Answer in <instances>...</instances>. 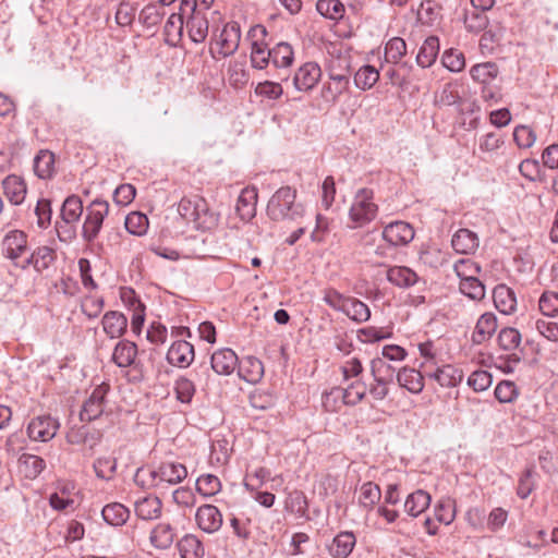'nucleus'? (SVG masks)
Segmentation results:
<instances>
[{
    "label": "nucleus",
    "mask_w": 558,
    "mask_h": 558,
    "mask_svg": "<svg viewBox=\"0 0 558 558\" xmlns=\"http://www.w3.org/2000/svg\"><path fill=\"white\" fill-rule=\"evenodd\" d=\"M494 303L502 314H511L517 307V299L513 290L505 284L497 286L494 289Z\"/></svg>",
    "instance_id": "obj_30"
},
{
    "label": "nucleus",
    "mask_w": 558,
    "mask_h": 558,
    "mask_svg": "<svg viewBox=\"0 0 558 558\" xmlns=\"http://www.w3.org/2000/svg\"><path fill=\"white\" fill-rule=\"evenodd\" d=\"M505 144L504 136L498 132H488L478 138V149L482 153H493Z\"/></svg>",
    "instance_id": "obj_61"
},
{
    "label": "nucleus",
    "mask_w": 558,
    "mask_h": 558,
    "mask_svg": "<svg viewBox=\"0 0 558 558\" xmlns=\"http://www.w3.org/2000/svg\"><path fill=\"white\" fill-rule=\"evenodd\" d=\"M430 501L432 497L427 492L417 489L407 497L404 511L409 515L416 518L429 507Z\"/></svg>",
    "instance_id": "obj_28"
},
{
    "label": "nucleus",
    "mask_w": 558,
    "mask_h": 558,
    "mask_svg": "<svg viewBox=\"0 0 558 558\" xmlns=\"http://www.w3.org/2000/svg\"><path fill=\"white\" fill-rule=\"evenodd\" d=\"M386 277L391 284L402 289L411 288L421 280L414 270L405 266L389 267Z\"/></svg>",
    "instance_id": "obj_18"
},
{
    "label": "nucleus",
    "mask_w": 558,
    "mask_h": 558,
    "mask_svg": "<svg viewBox=\"0 0 558 558\" xmlns=\"http://www.w3.org/2000/svg\"><path fill=\"white\" fill-rule=\"evenodd\" d=\"M19 461L27 478H36L46 466L45 460L35 454L23 453Z\"/></svg>",
    "instance_id": "obj_42"
},
{
    "label": "nucleus",
    "mask_w": 558,
    "mask_h": 558,
    "mask_svg": "<svg viewBox=\"0 0 558 558\" xmlns=\"http://www.w3.org/2000/svg\"><path fill=\"white\" fill-rule=\"evenodd\" d=\"M251 63L256 69H265L271 63V52L267 44L253 40L251 50Z\"/></svg>",
    "instance_id": "obj_44"
},
{
    "label": "nucleus",
    "mask_w": 558,
    "mask_h": 558,
    "mask_svg": "<svg viewBox=\"0 0 558 558\" xmlns=\"http://www.w3.org/2000/svg\"><path fill=\"white\" fill-rule=\"evenodd\" d=\"M342 313L356 323H364L371 317L369 307L359 299L351 296H349Z\"/></svg>",
    "instance_id": "obj_38"
},
{
    "label": "nucleus",
    "mask_w": 558,
    "mask_h": 558,
    "mask_svg": "<svg viewBox=\"0 0 558 558\" xmlns=\"http://www.w3.org/2000/svg\"><path fill=\"white\" fill-rule=\"evenodd\" d=\"M211 366L201 364L194 369V383L205 393L213 392L217 388V380L210 373Z\"/></svg>",
    "instance_id": "obj_39"
},
{
    "label": "nucleus",
    "mask_w": 558,
    "mask_h": 558,
    "mask_svg": "<svg viewBox=\"0 0 558 558\" xmlns=\"http://www.w3.org/2000/svg\"><path fill=\"white\" fill-rule=\"evenodd\" d=\"M257 193L255 190L244 189L239 195L235 211L243 221L251 220L256 214Z\"/></svg>",
    "instance_id": "obj_27"
},
{
    "label": "nucleus",
    "mask_w": 558,
    "mask_h": 558,
    "mask_svg": "<svg viewBox=\"0 0 558 558\" xmlns=\"http://www.w3.org/2000/svg\"><path fill=\"white\" fill-rule=\"evenodd\" d=\"M125 229L134 235H143L148 229V218L138 211H132L125 217Z\"/></svg>",
    "instance_id": "obj_50"
},
{
    "label": "nucleus",
    "mask_w": 558,
    "mask_h": 558,
    "mask_svg": "<svg viewBox=\"0 0 558 558\" xmlns=\"http://www.w3.org/2000/svg\"><path fill=\"white\" fill-rule=\"evenodd\" d=\"M439 52V41L437 37L430 36L424 40L418 53L416 56V62L422 68L430 66L435 61Z\"/></svg>",
    "instance_id": "obj_37"
},
{
    "label": "nucleus",
    "mask_w": 558,
    "mask_h": 558,
    "mask_svg": "<svg viewBox=\"0 0 558 558\" xmlns=\"http://www.w3.org/2000/svg\"><path fill=\"white\" fill-rule=\"evenodd\" d=\"M480 241L476 233L469 229H459L452 236L451 245L457 253L471 254L478 247Z\"/></svg>",
    "instance_id": "obj_23"
},
{
    "label": "nucleus",
    "mask_w": 558,
    "mask_h": 558,
    "mask_svg": "<svg viewBox=\"0 0 558 558\" xmlns=\"http://www.w3.org/2000/svg\"><path fill=\"white\" fill-rule=\"evenodd\" d=\"M521 333L512 327L502 328L498 333L499 347L505 351H512L519 347Z\"/></svg>",
    "instance_id": "obj_54"
},
{
    "label": "nucleus",
    "mask_w": 558,
    "mask_h": 558,
    "mask_svg": "<svg viewBox=\"0 0 558 558\" xmlns=\"http://www.w3.org/2000/svg\"><path fill=\"white\" fill-rule=\"evenodd\" d=\"M102 329L111 339L123 336L128 327L126 317L118 311L107 312L101 319Z\"/></svg>",
    "instance_id": "obj_20"
},
{
    "label": "nucleus",
    "mask_w": 558,
    "mask_h": 558,
    "mask_svg": "<svg viewBox=\"0 0 558 558\" xmlns=\"http://www.w3.org/2000/svg\"><path fill=\"white\" fill-rule=\"evenodd\" d=\"M441 61L444 66L451 72H460L465 66V59L463 53L454 49L445 51Z\"/></svg>",
    "instance_id": "obj_64"
},
{
    "label": "nucleus",
    "mask_w": 558,
    "mask_h": 558,
    "mask_svg": "<svg viewBox=\"0 0 558 558\" xmlns=\"http://www.w3.org/2000/svg\"><path fill=\"white\" fill-rule=\"evenodd\" d=\"M109 214V203L96 198L85 207V219L82 226V238L93 243L99 235L105 218Z\"/></svg>",
    "instance_id": "obj_3"
},
{
    "label": "nucleus",
    "mask_w": 558,
    "mask_h": 558,
    "mask_svg": "<svg viewBox=\"0 0 558 558\" xmlns=\"http://www.w3.org/2000/svg\"><path fill=\"white\" fill-rule=\"evenodd\" d=\"M397 381L411 393H420L424 389V376L415 368L402 367L397 373Z\"/></svg>",
    "instance_id": "obj_26"
},
{
    "label": "nucleus",
    "mask_w": 558,
    "mask_h": 558,
    "mask_svg": "<svg viewBox=\"0 0 558 558\" xmlns=\"http://www.w3.org/2000/svg\"><path fill=\"white\" fill-rule=\"evenodd\" d=\"M464 24L468 31L478 33L487 27L488 17L484 11L474 9L465 14Z\"/></svg>",
    "instance_id": "obj_59"
},
{
    "label": "nucleus",
    "mask_w": 558,
    "mask_h": 558,
    "mask_svg": "<svg viewBox=\"0 0 558 558\" xmlns=\"http://www.w3.org/2000/svg\"><path fill=\"white\" fill-rule=\"evenodd\" d=\"M459 289L471 300L480 301L485 296V287L477 278L460 281Z\"/></svg>",
    "instance_id": "obj_57"
},
{
    "label": "nucleus",
    "mask_w": 558,
    "mask_h": 558,
    "mask_svg": "<svg viewBox=\"0 0 558 558\" xmlns=\"http://www.w3.org/2000/svg\"><path fill=\"white\" fill-rule=\"evenodd\" d=\"M497 329V318L493 313H484L477 319L475 329L472 333V340L481 344L490 339Z\"/></svg>",
    "instance_id": "obj_24"
},
{
    "label": "nucleus",
    "mask_w": 558,
    "mask_h": 558,
    "mask_svg": "<svg viewBox=\"0 0 558 558\" xmlns=\"http://www.w3.org/2000/svg\"><path fill=\"white\" fill-rule=\"evenodd\" d=\"M421 356L424 361L421 363L420 367L426 371H432L438 366L439 361V351L436 349L433 341H425L418 343L417 345Z\"/></svg>",
    "instance_id": "obj_45"
},
{
    "label": "nucleus",
    "mask_w": 558,
    "mask_h": 558,
    "mask_svg": "<svg viewBox=\"0 0 558 558\" xmlns=\"http://www.w3.org/2000/svg\"><path fill=\"white\" fill-rule=\"evenodd\" d=\"M271 64L277 69H288L294 60V51L289 43L280 41L270 48Z\"/></svg>",
    "instance_id": "obj_31"
},
{
    "label": "nucleus",
    "mask_w": 558,
    "mask_h": 558,
    "mask_svg": "<svg viewBox=\"0 0 558 558\" xmlns=\"http://www.w3.org/2000/svg\"><path fill=\"white\" fill-rule=\"evenodd\" d=\"M137 354V347L129 340H121L114 347L112 361L122 368L129 367L134 363Z\"/></svg>",
    "instance_id": "obj_29"
},
{
    "label": "nucleus",
    "mask_w": 558,
    "mask_h": 558,
    "mask_svg": "<svg viewBox=\"0 0 558 558\" xmlns=\"http://www.w3.org/2000/svg\"><path fill=\"white\" fill-rule=\"evenodd\" d=\"M194 360V347L185 340L171 344L167 352V361L178 367H187Z\"/></svg>",
    "instance_id": "obj_16"
},
{
    "label": "nucleus",
    "mask_w": 558,
    "mask_h": 558,
    "mask_svg": "<svg viewBox=\"0 0 558 558\" xmlns=\"http://www.w3.org/2000/svg\"><path fill=\"white\" fill-rule=\"evenodd\" d=\"M407 53V44L400 37H393L388 40L385 47V58L389 63L397 64Z\"/></svg>",
    "instance_id": "obj_49"
},
{
    "label": "nucleus",
    "mask_w": 558,
    "mask_h": 558,
    "mask_svg": "<svg viewBox=\"0 0 558 558\" xmlns=\"http://www.w3.org/2000/svg\"><path fill=\"white\" fill-rule=\"evenodd\" d=\"M178 213L202 230H210L217 226L219 219L218 215L209 209L206 199L199 195L184 196L178 205Z\"/></svg>",
    "instance_id": "obj_2"
},
{
    "label": "nucleus",
    "mask_w": 558,
    "mask_h": 558,
    "mask_svg": "<svg viewBox=\"0 0 558 558\" xmlns=\"http://www.w3.org/2000/svg\"><path fill=\"white\" fill-rule=\"evenodd\" d=\"M378 80V70L369 64L361 66L354 75V84L362 90L371 89Z\"/></svg>",
    "instance_id": "obj_40"
},
{
    "label": "nucleus",
    "mask_w": 558,
    "mask_h": 558,
    "mask_svg": "<svg viewBox=\"0 0 558 558\" xmlns=\"http://www.w3.org/2000/svg\"><path fill=\"white\" fill-rule=\"evenodd\" d=\"M56 253L48 246L38 247L28 258H26L21 265V268H26L28 265H33L36 270L43 271L47 269L50 264L54 260Z\"/></svg>",
    "instance_id": "obj_34"
},
{
    "label": "nucleus",
    "mask_w": 558,
    "mask_h": 558,
    "mask_svg": "<svg viewBox=\"0 0 558 558\" xmlns=\"http://www.w3.org/2000/svg\"><path fill=\"white\" fill-rule=\"evenodd\" d=\"M435 517L438 522L450 524L456 517L454 504L451 499H442L435 506Z\"/></svg>",
    "instance_id": "obj_63"
},
{
    "label": "nucleus",
    "mask_w": 558,
    "mask_h": 558,
    "mask_svg": "<svg viewBox=\"0 0 558 558\" xmlns=\"http://www.w3.org/2000/svg\"><path fill=\"white\" fill-rule=\"evenodd\" d=\"M5 196L13 205H20L24 202L27 187L23 178L16 174H10L2 181Z\"/></svg>",
    "instance_id": "obj_21"
},
{
    "label": "nucleus",
    "mask_w": 558,
    "mask_h": 558,
    "mask_svg": "<svg viewBox=\"0 0 558 558\" xmlns=\"http://www.w3.org/2000/svg\"><path fill=\"white\" fill-rule=\"evenodd\" d=\"M456 275L460 278V281L477 278L476 276L481 271V267L477 263L470 258H461L453 265Z\"/></svg>",
    "instance_id": "obj_53"
},
{
    "label": "nucleus",
    "mask_w": 558,
    "mask_h": 558,
    "mask_svg": "<svg viewBox=\"0 0 558 558\" xmlns=\"http://www.w3.org/2000/svg\"><path fill=\"white\" fill-rule=\"evenodd\" d=\"M373 198L372 190L361 189L356 192L349 213L350 219L355 223L354 227H363L377 216L378 207Z\"/></svg>",
    "instance_id": "obj_4"
},
{
    "label": "nucleus",
    "mask_w": 558,
    "mask_h": 558,
    "mask_svg": "<svg viewBox=\"0 0 558 558\" xmlns=\"http://www.w3.org/2000/svg\"><path fill=\"white\" fill-rule=\"evenodd\" d=\"M322 404L327 412H337L344 404V393L342 387H333L325 392L322 398Z\"/></svg>",
    "instance_id": "obj_55"
},
{
    "label": "nucleus",
    "mask_w": 558,
    "mask_h": 558,
    "mask_svg": "<svg viewBox=\"0 0 558 558\" xmlns=\"http://www.w3.org/2000/svg\"><path fill=\"white\" fill-rule=\"evenodd\" d=\"M191 10V15L186 22L189 36L192 41L201 44L205 41L208 35V21L204 13L197 10V2L183 0L180 7L182 13L186 12V9Z\"/></svg>",
    "instance_id": "obj_6"
},
{
    "label": "nucleus",
    "mask_w": 558,
    "mask_h": 558,
    "mask_svg": "<svg viewBox=\"0 0 558 558\" xmlns=\"http://www.w3.org/2000/svg\"><path fill=\"white\" fill-rule=\"evenodd\" d=\"M495 397L501 403H511L518 396L519 391L513 381L502 380L495 388Z\"/></svg>",
    "instance_id": "obj_58"
},
{
    "label": "nucleus",
    "mask_w": 558,
    "mask_h": 558,
    "mask_svg": "<svg viewBox=\"0 0 558 558\" xmlns=\"http://www.w3.org/2000/svg\"><path fill=\"white\" fill-rule=\"evenodd\" d=\"M27 251V236L23 231L11 230L2 239L0 245L1 256L20 266L19 258Z\"/></svg>",
    "instance_id": "obj_7"
},
{
    "label": "nucleus",
    "mask_w": 558,
    "mask_h": 558,
    "mask_svg": "<svg viewBox=\"0 0 558 558\" xmlns=\"http://www.w3.org/2000/svg\"><path fill=\"white\" fill-rule=\"evenodd\" d=\"M54 154L41 149L34 158V172L39 179H50L54 173Z\"/></svg>",
    "instance_id": "obj_33"
},
{
    "label": "nucleus",
    "mask_w": 558,
    "mask_h": 558,
    "mask_svg": "<svg viewBox=\"0 0 558 558\" xmlns=\"http://www.w3.org/2000/svg\"><path fill=\"white\" fill-rule=\"evenodd\" d=\"M93 468L98 478L110 481L117 472V459L111 457H99L95 460Z\"/></svg>",
    "instance_id": "obj_48"
},
{
    "label": "nucleus",
    "mask_w": 558,
    "mask_h": 558,
    "mask_svg": "<svg viewBox=\"0 0 558 558\" xmlns=\"http://www.w3.org/2000/svg\"><path fill=\"white\" fill-rule=\"evenodd\" d=\"M195 383L190 378L180 377L175 380L174 390L178 400L181 401L182 403H190L192 401V398L195 393Z\"/></svg>",
    "instance_id": "obj_60"
},
{
    "label": "nucleus",
    "mask_w": 558,
    "mask_h": 558,
    "mask_svg": "<svg viewBox=\"0 0 558 558\" xmlns=\"http://www.w3.org/2000/svg\"><path fill=\"white\" fill-rule=\"evenodd\" d=\"M182 558H203L205 548L201 539L193 535H184L177 544Z\"/></svg>",
    "instance_id": "obj_32"
},
{
    "label": "nucleus",
    "mask_w": 558,
    "mask_h": 558,
    "mask_svg": "<svg viewBox=\"0 0 558 558\" xmlns=\"http://www.w3.org/2000/svg\"><path fill=\"white\" fill-rule=\"evenodd\" d=\"M109 391V385L102 383L98 385L89 395L88 399L84 402L80 413L81 421L97 420L105 411L106 397Z\"/></svg>",
    "instance_id": "obj_8"
},
{
    "label": "nucleus",
    "mask_w": 558,
    "mask_h": 558,
    "mask_svg": "<svg viewBox=\"0 0 558 558\" xmlns=\"http://www.w3.org/2000/svg\"><path fill=\"white\" fill-rule=\"evenodd\" d=\"M345 405L359 404L367 393V386L361 379H354L347 387H342Z\"/></svg>",
    "instance_id": "obj_41"
},
{
    "label": "nucleus",
    "mask_w": 558,
    "mask_h": 558,
    "mask_svg": "<svg viewBox=\"0 0 558 558\" xmlns=\"http://www.w3.org/2000/svg\"><path fill=\"white\" fill-rule=\"evenodd\" d=\"M330 83L323 88V97L327 100L337 101L338 98L348 90L350 77L347 73H329Z\"/></svg>",
    "instance_id": "obj_25"
},
{
    "label": "nucleus",
    "mask_w": 558,
    "mask_h": 558,
    "mask_svg": "<svg viewBox=\"0 0 558 558\" xmlns=\"http://www.w3.org/2000/svg\"><path fill=\"white\" fill-rule=\"evenodd\" d=\"M413 238V228L404 221L391 222L383 231V239L391 246L407 245Z\"/></svg>",
    "instance_id": "obj_11"
},
{
    "label": "nucleus",
    "mask_w": 558,
    "mask_h": 558,
    "mask_svg": "<svg viewBox=\"0 0 558 558\" xmlns=\"http://www.w3.org/2000/svg\"><path fill=\"white\" fill-rule=\"evenodd\" d=\"M380 497L381 492L377 484L367 482L361 486L359 501L364 508L372 509L380 500Z\"/></svg>",
    "instance_id": "obj_51"
},
{
    "label": "nucleus",
    "mask_w": 558,
    "mask_h": 558,
    "mask_svg": "<svg viewBox=\"0 0 558 558\" xmlns=\"http://www.w3.org/2000/svg\"><path fill=\"white\" fill-rule=\"evenodd\" d=\"M322 77L320 66L316 62H305L294 73L292 83L299 92H311Z\"/></svg>",
    "instance_id": "obj_10"
},
{
    "label": "nucleus",
    "mask_w": 558,
    "mask_h": 558,
    "mask_svg": "<svg viewBox=\"0 0 558 558\" xmlns=\"http://www.w3.org/2000/svg\"><path fill=\"white\" fill-rule=\"evenodd\" d=\"M316 10L320 15L330 20H339L344 14V5L340 0H318Z\"/></svg>",
    "instance_id": "obj_47"
},
{
    "label": "nucleus",
    "mask_w": 558,
    "mask_h": 558,
    "mask_svg": "<svg viewBox=\"0 0 558 558\" xmlns=\"http://www.w3.org/2000/svg\"><path fill=\"white\" fill-rule=\"evenodd\" d=\"M221 489L220 480L213 474L201 475L196 481V490L205 497H211Z\"/></svg>",
    "instance_id": "obj_52"
},
{
    "label": "nucleus",
    "mask_w": 558,
    "mask_h": 558,
    "mask_svg": "<svg viewBox=\"0 0 558 558\" xmlns=\"http://www.w3.org/2000/svg\"><path fill=\"white\" fill-rule=\"evenodd\" d=\"M296 191L290 186L280 187L269 199L267 215L274 221L298 220L304 215V207L295 202Z\"/></svg>",
    "instance_id": "obj_1"
},
{
    "label": "nucleus",
    "mask_w": 558,
    "mask_h": 558,
    "mask_svg": "<svg viewBox=\"0 0 558 558\" xmlns=\"http://www.w3.org/2000/svg\"><path fill=\"white\" fill-rule=\"evenodd\" d=\"M426 376L436 380L441 387H457L463 379V372L453 365L445 364L432 371H426Z\"/></svg>",
    "instance_id": "obj_14"
},
{
    "label": "nucleus",
    "mask_w": 558,
    "mask_h": 558,
    "mask_svg": "<svg viewBox=\"0 0 558 558\" xmlns=\"http://www.w3.org/2000/svg\"><path fill=\"white\" fill-rule=\"evenodd\" d=\"M134 483L144 489L159 488L160 482L158 470L150 468H140L134 475Z\"/></svg>",
    "instance_id": "obj_46"
},
{
    "label": "nucleus",
    "mask_w": 558,
    "mask_h": 558,
    "mask_svg": "<svg viewBox=\"0 0 558 558\" xmlns=\"http://www.w3.org/2000/svg\"><path fill=\"white\" fill-rule=\"evenodd\" d=\"M238 355L231 349L225 348L213 353L210 359L211 369L218 375H231L238 365Z\"/></svg>",
    "instance_id": "obj_15"
},
{
    "label": "nucleus",
    "mask_w": 558,
    "mask_h": 558,
    "mask_svg": "<svg viewBox=\"0 0 558 558\" xmlns=\"http://www.w3.org/2000/svg\"><path fill=\"white\" fill-rule=\"evenodd\" d=\"M160 487L165 484L177 485L187 476L186 466L174 461H166L157 466Z\"/></svg>",
    "instance_id": "obj_17"
},
{
    "label": "nucleus",
    "mask_w": 558,
    "mask_h": 558,
    "mask_svg": "<svg viewBox=\"0 0 558 558\" xmlns=\"http://www.w3.org/2000/svg\"><path fill=\"white\" fill-rule=\"evenodd\" d=\"M355 542L352 532H341L333 538L329 551L336 558H347L352 553Z\"/></svg>",
    "instance_id": "obj_35"
},
{
    "label": "nucleus",
    "mask_w": 558,
    "mask_h": 558,
    "mask_svg": "<svg viewBox=\"0 0 558 558\" xmlns=\"http://www.w3.org/2000/svg\"><path fill=\"white\" fill-rule=\"evenodd\" d=\"M541 312L548 317L558 315V293L554 291H545L538 301Z\"/></svg>",
    "instance_id": "obj_62"
},
{
    "label": "nucleus",
    "mask_w": 558,
    "mask_h": 558,
    "mask_svg": "<svg viewBox=\"0 0 558 558\" xmlns=\"http://www.w3.org/2000/svg\"><path fill=\"white\" fill-rule=\"evenodd\" d=\"M84 211L82 199L77 195H70L64 199L60 214L63 225L57 227L61 241H69L74 238L75 231L69 228V225L77 222Z\"/></svg>",
    "instance_id": "obj_5"
},
{
    "label": "nucleus",
    "mask_w": 558,
    "mask_h": 558,
    "mask_svg": "<svg viewBox=\"0 0 558 558\" xmlns=\"http://www.w3.org/2000/svg\"><path fill=\"white\" fill-rule=\"evenodd\" d=\"M161 511L162 502L157 496H146L135 502V514L142 520H156Z\"/></svg>",
    "instance_id": "obj_22"
},
{
    "label": "nucleus",
    "mask_w": 558,
    "mask_h": 558,
    "mask_svg": "<svg viewBox=\"0 0 558 558\" xmlns=\"http://www.w3.org/2000/svg\"><path fill=\"white\" fill-rule=\"evenodd\" d=\"M175 529L168 522H160L150 531L149 541L156 549H168L175 539Z\"/></svg>",
    "instance_id": "obj_19"
},
{
    "label": "nucleus",
    "mask_w": 558,
    "mask_h": 558,
    "mask_svg": "<svg viewBox=\"0 0 558 558\" xmlns=\"http://www.w3.org/2000/svg\"><path fill=\"white\" fill-rule=\"evenodd\" d=\"M396 368L385 359L376 357L371 361V375L373 379H379L386 383H392Z\"/></svg>",
    "instance_id": "obj_43"
},
{
    "label": "nucleus",
    "mask_w": 558,
    "mask_h": 558,
    "mask_svg": "<svg viewBox=\"0 0 558 558\" xmlns=\"http://www.w3.org/2000/svg\"><path fill=\"white\" fill-rule=\"evenodd\" d=\"M471 77L480 83H488L495 78L498 74V68L496 64L486 62L472 66L470 71Z\"/></svg>",
    "instance_id": "obj_56"
},
{
    "label": "nucleus",
    "mask_w": 558,
    "mask_h": 558,
    "mask_svg": "<svg viewBox=\"0 0 558 558\" xmlns=\"http://www.w3.org/2000/svg\"><path fill=\"white\" fill-rule=\"evenodd\" d=\"M101 515L109 525L121 526L128 521L130 510L120 502H112L104 507Z\"/></svg>",
    "instance_id": "obj_36"
},
{
    "label": "nucleus",
    "mask_w": 558,
    "mask_h": 558,
    "mask_svg": "<svg viewBox=\"0 0 558 558\" xmlns=\"http://www.w3.org/2000/svg\"><path fill=\"white\" fill-rule=\"evenodd\" d=\"M196 523L201 530L208 534H213L222 525V514L214 505L201 506L195 514Z\"/></svg>",
    "instance_id": "obj_12"
},
{
    "label": "nucleus",
    "mask_w": 558,
    "mask_h": 558,
    "mask_svg": "<svg viewBox=\"0 0 558 558\" xmlns=\"http://www.w3.org/2000/svg\"><path fill=\"white\" fill-rule=\"evenodd\" d=\"M59 427L58 420L50 415H41L34 417L29 422L27 434L32 440L46 442L56 436Z\"/></svg>",
    "instance_id": "obj_9"
},
{
    "label": "nucleus",
    "mask_w": 558,
    "mask_h": 558,
    "mask_svg": "<svg viewBox=\"0 0 558 558\" xmlns=\"http://www.w3.org/2000/svg\"><path fill=\"white\" fill-rule=\"evenodd\" d=\"M240 39V25L236 22L226 24L217 40L219 53L223 57L233 54L239 48Z\"/></svg>",
    "instance_id": "obj_13"
}]
</instances>
